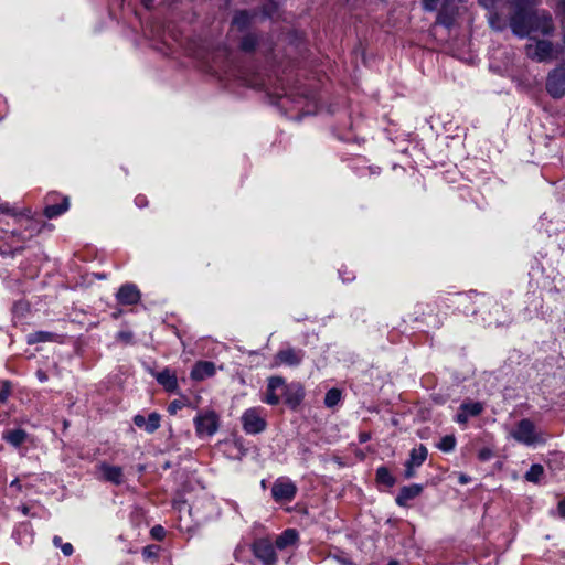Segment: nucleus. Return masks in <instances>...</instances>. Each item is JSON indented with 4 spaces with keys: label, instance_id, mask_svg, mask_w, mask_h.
Masks as SVG:
<instances>
[{
    "label": "nucleus",
    "instance_id": "obj_1",
    "mask_svg": "<svg viewBox=\"0 0 565 565\" xmlns=\"http://www.w3.org/2000/svg\"><path fill=\"white\" fill-rule=\"evenodd\" d=\"M514 12L510 17L509 26L514 35L524 39L531 35L534 0H510Z\"/></svg>",
    "mask_w": 565,
    "mask_h": 565
},
{
    "label": "nucleus",
    "instance_id": "obj_2",
    "mask_svg": "<svg viewBox=\"0 0 565 565\" xmlns=\"http://www.w3.org/2000/svg\"><path fill=\"white\" fill-rule=\"evenodd\" d=\"M509 436L525 446H533L543 441L535 424L529 418L521 419L515 427L509 431Z\"/></svg>",
    "mask_w": 565,
    "mask_h": 565
},
{
    "label": "nucleus",
    "instance_id": "obj_3",
    "mask_svg": "<svg viewBox=\"0 0 565 565\" xmlns=\"http://www.w3.org/2000/svg\"><path fill=\"white\" fill-rule=\"evenodd\" d=\"M263 408L252 407L246 409L242 415V426L246 434L256 435L263 433L267 423L263 416Z\"/></svg>",
    "mask_w": 565,
    "mask_h": 565
},
{
    "label": "nucleus",
    "instance_id": "obj_4",
    "mask_svg": "<svg viewBox=\"0 0 565 565\" xmlns=\"http://www.w3.org/2000/svg\"><path fill=\"white\" fill-rule=\"evenodd\" d=\"M194 425L199 437H210L217 431L220 419L214 411H206L195 416Z\"/></svg>",
    "mask_w": 565,
    "mask_h": 565
},
{
    "label": "nucleus",
    "instance_id": "obj_5",
    "mask_svg": "<svg viewBox=\"0 0 565 565\" xmlns=\"http://www.w3.org/2000/svg\"><path fill=\"white\" fill-rule=\"evenodd\" d=\"M546 90L553 98L565 96V64L562 63L552 70L546 78Z\"/></svg>",
    "mask_w": 565,
    "mask_h": 565
},
{
    "label": "nucleus",
    "instance_id": "obj_6",
    "mask_svg": "<svg viewBox=\"0 0 565 565\" xmlns=\"http://www.w3.org/2000/svg\"><path fill=\"white\" fill-rule=\"evenodd\" d=\"M554 46L547 40H537L525 45V54L533 61L545 62L553 57Z\"/></svg>",
    "mask_w": 565,
    "mask_h": 565
},
{
    "label": "nucleus",
    "instance_id": "obj_7",
    "mask_svg": "<svg viewBox=\"0 0 565 565\" xmlns=\"http://www.w3.org/2000/svg\"><path fill=\"white\" fill-rule=\"evenodd\" d=\"M297 493L296 484L286 478L277 479L271 487V497L276 502H290Z\"/></svg>",
    "mask_w": 565,
    "mask_h": 565
},
{
    "label": "nucleus",
    "instance_id": "obj_8",
    "mask_svg": "<svg viewBox=\"0 0 565 565\" xmlns=\"http://www.w3.org/2000/svg\"><path fill=\"white\" fill-rule=\"evenodd\" d=\"M305 358V352L300 349L295 348H286L279 350L275 358L274 364L278 365H288V366H298Z\"/></svg>",
    "mask_w": 565,
    "mask_h": 565
},
{
    "label": "nucleus",
    "instance_id": "obj_9",
    "mask_svg": "<svg viewBox=\"0 0 565 565\" xmlns=\"http://www.w3.org/2000/svg\"><path fill=\"white\" fill-rule=\"evenodd\" d=\"M532 20L531 34L535 32L543 35H548L553 32L554 25L550 13L534 10Z\"/></svg>",
    "mask_w": 565,
    "mask_h": 565
},
{
    "label": "nucleus",
    "instance_id": "obj_10",
    "mask_svg": "<svg viewBox=\"0 0 565 565\" xmlns=\"http://www.w3.org/2000/svg\"><path fill=\"white\" fill-rule=\"evenodd\" d=\"M254 554L265 565H274L277 561L275 546L266 540H259L255 542Z\"/></svg>",
    "mask_w": 565,
    "mask_h": 565
},
{
    "label": "nucleus",
    "instance_id": "obj_11",
    "mask_svg": "<svg viewBox=\"0 0 565 565\" xmlns=\"http://www.w3.org/2000/svg\"><path fill=\"white\" fill-rule=\"evenodd\" d=\"M98 471L100 472V479L110 482L116 486L124 483V471L119 466H111L107 462H100L98 465Z\"/></svg>",
    "mask_w": 565,
    "mask_h": 565
},
{
    "label": "nucleus",
    "instance_id": "obj_12",
    "mask_svg": "<svg viewBox=\"0 0 565 565\" xmlns=\"http://www.w3.org/2000/svg\"><path fill=\"white\" fill-rule=\"evenodd\" d=\"M117 300L121 305H135L140 298V291L134 284L122 285L117 292Z\"/></svg>",
    "mask_w": 565,
    "mask_h": 565
},
{
    "label": "nucleus",
    "instance_id": "obj_13",
    "mask_svg": "<svg viewBox=\"0 0 565 565\" xmlns=\"http://www.w3.org/2000/svg\"><path fill=\"white\" fill-rule=\"evenodd\" d=\"M285 385V380L280 376H271L268 379L267 390L263 402L268 405H278L280 402L279 395L276 394V391L282 388Z\"/></svg>",
    "mask_w": 565,
    "mask_h": 565
},
{
    "label": "nucleus",
    "instance_id": "obj_14",
    "mask_svg": "<svg viewBox=\"0 0 565 565\" xmlns=\"http://www.w3.org/2000/svg\"><path fill=\"white\" fill-rule=\"evenodd\" d=\"M423 492V486L413 483L401 488L395 501L399 507H407L408 502L417 498Z\"/></svg>",
    "mask_w": 565,
    "mask_h": 565
},
{
    "label": "nucleus",
    "instance_id": "obj_15",
    "mask_svg": "<svg viewBox=\"0 0 565 565\" xmlns=\"http://www.w3.org/2000/svg\"><path fill=\"white\" fill-rule=\"evenodd\" d=\"M160 415L158 413H151L146 418L142 415H136L134 417V424L139 428H145L147 433H154L160 427Z\"/></svg>",
    "mask_w": 565,
    "mask_h": 565
},
{
    "label": "nucleus",
    "instance_id": "obj_16",
    "mask_svg": "<svg viewBox=\"0 0 565 565\" xmlns=\"http://www.w3.org/2000/svg\"><path fill=\"white\" fill-rule=\"evenodd\" d=\"M215 374V364L210 361H200L195 363L191 371V377L195 381H203Z\"/></svg>",
    "mask_w": 565,
    "mask_h": 565
},
{
    "label": "nucleus",
    "instance_id": "obj_17",
    "mask_svg": "<svg viewBox=\"0 0 565 565\" xmlns=\"http://www.w3.org/2000/svg\"><path fill=\"white\" fill-rule=\"evenodd\" d=\"M29 438V434L21 428L8 429L2 433V439L14 448L20 447Z\"/></svg>",
    "mask_w": 565,
    "mask_h": 565
},
{
    "label": "nucleus",
    "instance_id": "obj_18",
    "mask_svg": "<svg viewBox=\"0 0 565 565\" xmlns=\"http://www.w3.org/2000/svg\"><path fill=\"white\" fill-rule=\"evenodd\" d=\"M156 380L168 392H174L178 388L177 376L168 369L157 373Z\"/></svg>",
    "mask_w": 565,
    "mask_h": 565
},
{
    "label": "nucleus",
    "instance_id": "obj_19",
    "mask_svg": "<svg viewBox=\"0 0 565 565\" xmlns=\"http://www.w3.org/2000/svg\"><path fill=\"white\" fill-rule=\"evenodd\" d=\"M299 539V534L295 529H287L275 541V547L284 550L294 545Z\"/></svg>",
    "mask_w": 565,
    "mask_h": 565
},
{
    "label": "nucleus",
    "instance_id": "obj_20",
    "mask_svg": "<svg viewBox=\"0 0 565 565\" xmlns=\"http://www.w3.org/2000/svg\"><path fill=\"white\" fill-rule=\"evenodd\" d=\"M456 12L450 8L447 0L444 1L440 11L437 15V23L446 28H450L455 22Z\"/></svg>",
    "mask_w": 565,
    "mask_h": 565
},
{
    "label": "nucleus",
    "instance_id": "obj_21",
    "mask_svg": "<svg viewBox=\"0 0 565 565\" xmlns=\"http://www.w3.org/2000/svg\"><path fill=\"white\" fill-rule=\"evenodd\" d=\"M58 334L49 331H35L26 335L28 344H35L40 342H53L57 341Z\"/></svg>",
    "mask_w": 565,
    "mask_h": 565
},
{
    "label": "nucleus",
    "instance_id": "obj_22",
    "mask_svg": "<svg viewBox=\"0 0 565 565\" xmlns=\"http://www.w3.org/2000/svg\"><path fill=\"white\" fill-rule=\"evenodd\" d=\"M488 10V22L494 31H503L507 29L508 23L505 19L495 10V6Z\"/></svg>",
    "mask_w": 565,
    "mask_h": 565
},
{
    "label": "nucleus",
    "instance_id": "obj_23",
    "mask_svg": "<svg viewBox=\"0 0 565 565\" xmlns=\"http://www.w3.org/2000/svg\"><path fill=\"white\" fill-rule=\"evenodd\" d=\"M427 454V448L424 445H419L411 450L407 462L418 468L425 462Z\"/></svg>",
    "mask_w": 565,
    "mask_h": 565
},
{
    "label": "nucleus",
    "instance_id": "obj_24",
    "mask_svg": "<svg viewBox=\"0 0 565 565\" xmlns=\"http://www.w3.org/2000/svg\"><path fill=\"white\" fill-rule=\"evenodd\" d=\"M68 206H70L68 198H64L63 202L61 204H49L44 209V215L47 218H54L56 216H60L64 212H66L68 210Z\"/></svg>",
    "mask_w": 565,
    "mask_h": 565
},
{
    "label": "nucleus",
    "instance_id": "obj_25",
    "mask_svg": "<svg viewBox=\"0 0 565 565\" xmlns=\"http://www.w3.org/2000/svg\"><path fill=\"white\" fill-rule=\"evenodd\" d=\"M376 481L391 488L396 483V478L391 473L388 468L381 466L376 469Z\"/></svg>",
    "mask_w": 565,
    "mask_h": 565
},
{
    "label": "nucleus",
    "instance_id": "obj_26",
    "mask_svg": "<svg viewBox=\"0 0 565 565\" xmlns=\"http://www.w3.org/2000/svg\"><path fill=\"white\" fill-rule=\"evenodd\" d=\"M257 44L258 38L253 33H248L242 38L239 49L246 53H250L256 49Z\"/></svg>",
    "mask_w": 565,
    "mask_h": 565
},
{
    "label": "nucleus",
    "instance_id": "obj_27",
    "mask_svg": "<svg viewBox=\"0 0 565 565\" xmlns=\"http://www.w3.org/2000/svg\"><path fill=\"white\" fill-rule=\"evenodd\" d=\"M250 23V17L247 11H239L233 18V26L238 31H244Z\"/></svg>",
    "mask_w": 565,
    "mask_h": 565
},
{
    "label": "nucleus",
    "instance_id": "obj_28",
    "mask_svg": "<svg viewBox=\"0 0 565 565\" xmlns=\"http://www.w3.org/2000/svg\"><path fill=\"white\" fill-rule=\"evenodd\" d=\"M460 409L466 412L469 417H475L482 413L483 405L480 402H469L461 404Z\"/></svg>",
    "mask_w": 565,
    "mask_h": 565
},
{
    "label": "nucleus",
    "instance_id": "obj_29",
    "mask_svg": "<svg viewBox=\"0 0 565 565\" xmlns=\"http://www.w3.org/2000/svg\"><path fill=\"white\" fill-rule=\"evenodd\" d=\"M341 391L338 388H331L326 393L324 396V405L327 407H333L338 405V403L341 401Z\"/></svg>",
    "mask_w": 565,
    "mask_h": 565
},
{
    "label": "nucleus",
    "instance_id": "obj_30",
    "mask_svg": "<svg viewBox=\"0 0 565 565\" xmlns=\"http://www.w3.org/2000/svg\"><path fill=\"white\" fill-rule=\"evenodd\" d=\"M437 447L444 452H450L456 447V438L454 435L444 436L438 443Z\"/></svg>",
    "mask_w": 565,
    "mask_h": 565
},
{
    "label": "nucleus",
    "instance_id": "obj_31",
    "mask_svg": "<svg viewBox=\"0 0 565 565\" xmlns=\"http://www.w3.org/2000/svg\"><path fill=\"white\" fill-rule=\"evenodd\" d=\"M544 473V469L541 465H532L529 471L525 473V479L530 482H537Z\"/></svg>",
    "mask_w": 565,
    "mask_h": 565
},
{
    "label": "nucleus",
    "instance_id": "obj_32",
    "mask_svg": "<svg viewBox=\"0 0 565 565\" xmlns=\"http://www.w3.org/2000/svg\"><path fill=\"white\" fill-rule=\"evenodd\" d=\"M10 383L8 381L0 382V403H4L10 395Z\"/></svg>",
    "mask_w": 565,
    "mask_h": 565
},
{
    "label": "nucleus",
    "instance_id": "obj_33",
    "mask_svg": "<svg viewBox=\"0 0 565 565\" xmlns=\"http://www.w3.org/2000/svg\"><path fill=\"white\" fill-rule=\"evenodd\" d=\"M184 402L180 399L172 401L168 406V412L170 415H175L178 411L182 409L184 407Z\"/></svg>",
    "mask_w": 565,
    "mask_h": 565
},
{
    "label": "nucleus",
    "instance_id": "obj_34",
    "mask_svg": "<svg viewBox=\"0 0 565 565\" xmlns=\"http://www.w3.org/2000/svg\"><path fill=\"white\" fill-rule=\"evenodd\" d=\"M440 0H422V6L425 11H435L438 8Z\"/></svg>",
    "mask_w": 565,
    "mask_h": 565
},
{
    "label": "nucleus",
    "instance_id": "obj_35",
    "mask_svg": "<svg viewBox=\"0 0 565 565\" xmlns=\"http://www.w3.org/2000/svg\"><path fill=\"white\" fill-rule=\"evenodd\" d=\"M151 535L153 539L161 541L166 535V531L161 525H156L151 529Z\"/></svg>",
    "mask_w": 565,
    "mask_h": 565
},
{
    "label": "nucleus",
    "instance_id": "obj_36",
    "mask_svg": "<svg viewBox=\"0 0 565 565\" xmlns=\"http://www.w3.org/2000/svg\"><path fill=\"white\" fill-rule=\"evenodd\" d=\"M157 551H158V547L157 546H146L143 547L142 550V556L145 558H153V557H157Z\"/></svg>",
    "mask_w": 565,
    "mask_h": 565
},
{
    "label": "nucleus",
    "instance_id": "obj_37",
    "mask_svg": "<svg viewBox=\"0 0 565 565\" xmlns=\"http://www.w3.org/2000/svg\"><path fill=\"white\" fill-rule=\"evenodd\" d=\"M415 466H412L409 462L406 461L405 463V471H404V477L406 479H412L415 477L416 472H415Z\"/></svg>",
    "mask_w": 565,
    "mask_h": 565
},
{
    "label": "nucleus",
    "instance_id": "obj_38",
    "mask_svg": "<svg viewBox=\"0 0 565 565\" xmlns=\"http://www.w3.org/2000/svg\"><path fill=\"white\" fill-rule=\"evenodd\" d=\"M492 457V451L489 448H483L479 451L478 458L481 461H487Z\"/></svg>",
    "mask_w": 565,
    "mask_h": 565
},
{
    "label": "nucleus",
    "instance_id": "obj_39",
    "mask_svg": "<svg viewBox=\"0 0 565 565\" xmlns=\"http://www.w3.org/2000/svg\"><path fill=\"white\" fill-rule=\"evenodd\" d=\"M469 418L470 417L468 416V414L459 408V412L456 416V422L459 424H466L469 420Z\"/></svg>",
    "mask_w": 565,
    "mask_h": 565
},
{
    "label": "nucleus",
    "instance_id": "obj_40",
    "mask_svg": "<svg viewBox=\"0 0 565 565\" xmlns=\"http://www.w3.org/2000/svg\"><path fill=\"white\" fill-rule=\"evenodd\" d=\"M61 550L65 556H71L74 552L73 545L71 543H64L61 545Z\"/></svg>",
    "mask_w": 565,
    "mask_h": 565
},
{
    "label": "nucleus",
    "instance_id": "obj_41",
    "mask_svg": "<svg viewBox=\"0 0 565 565\" xmlns=\"http://www.w3.org/2000/svg\"><path fill=\"white\" fill-rule=\"evenodd\" d=\"M479 3L486 9H491L495 6L497 0H479Z\"/></svg>",
    "mask_w": 565,
    "mask_h": 565
},
{
    "label": "nucleus",
    "instance_id": "obj_42",
    "mask_svg": "<svg viewBox=\"0 0 565 565\" xmlns=\"http://www.w3.org/2000/svg\"><path fill=\"white\" fill-rule=\"evenodd\" d=\"M0 213L11 214L12 210L8 203H0Z\"/></svg>",
    "mask_w": 565,
    "mask_h": 565
},
{
    "label": "nucleus",
    "instance_id": "obj_43",
    "mask_svg": "<svg viewBox=\"0 0 565 565\" xmlns=\"http://www.w3.org/2000/svg\"><path fill=\"white\" fill-rule=\"evenodd\" d=\"M458 480L460 484H467L468 482H470L471 478L465 473H461Z\"/></svg>",
    "mask_w": 565,
    "mask_h": 565
},
{
    "label": "nucleus",
    "instance_id": "obj_44",
    "mask_svg": "<svg viewBox=\"0 0 565 565\" xmlns=\"http://www.w3.org/2000/svg\"><path fill=\"white\" fill-rule=\"evenodd\" d=\"M558 510H559V513L562 515V518L565 519V499L562 500L559 503H558Z\"/></svg>",
    "mask_w": 565,
    "mask_h": 565
},
{
    "label": "nucleus",
    "instance_id": "obj_45",
    "mask_svg": "<svg viewBox=\"0 0 565 565\" xmlns=\"http://www.w3.org/2000/svg\"><path fill=\"white\" fill-rule=\"evenodd\" d=\"M53 544L55 547H61V545H63L64 543H62V539L60 536L55 535L53 537Z\"/></svg>",
    "mask_w": 565,
    "mask_h": 565
},
{
    "label": "nucleus",
    "instance_id": "obj_46",
    "mask_svg": "<svg viewBox=\"0 0 565 565\" xmlns=\"http://www.w3.org/2000/svg\"><path fill=\"white\" fill-rule=\"evenodd\" d=\"M36 375L41 382H45L47 380V375L43 371H38Z\"/></svg>",
    "mask_w": 565,
    "mask_h": 565
},
{
    "label": "nucleus",
    "instance_id": "obj_47",
    "mask_svg": "<svg viewBox=\"0 0 565 565\" xmlns=\"http://www.w3.org/2000/svg\"><path fill=\"white\" fill-rule=\"evenodd\" d=\"M227 503L234 511H238V504L235 501L228 500Z\"/></svg>",
    "mask_w": 565,
    "mask_h": 565
},
{
    "label": "nucleus",
    "instance_id": "obj_48",
    "mask_svg": "<svg viewBox=\"0 0 565 565\" xmlns=\"http://www.w3.org/2000/svg\"><path fill=\"white\" fill-rule=\"evenodd\" d=\"M369 439H370V435H369V434H362V435L360 436V441H361V443H365V441H367Z\"/></svg>",
    "mask_w": 565,
    "mask_h": 565
},
{
    "label": "nucleus",
    "instance_id": "obj_49",
    "mask_svg": "<svg viewBox=\"0 0 565 565\" xmlns=\"http://www.w3.org/2000/svg\"><path fill=\"white\" fill-rule=\"evenodd\" d=\"M10 487H17L18 489H20V488H21V484H20L19 479H14V480L10 483Z\"/></svg>",
    "mask_w": 565,
    "mask_h": 565
},
{
    "label": "nucleus",
    "instance_id": "obj_50",
    "mask_svg": "<svg viewBox=\"0 0 565 565\" xmlns=\"http://www.w3.org/2000/svg\"><path fill=\"white\" fill-rule=\"evenodd\" d=\"M559 9L563 14H565V0H559Z\"/></svg>",
    "mask_w": 565,
    "mask_h": 565
},
{
    "label": "nucleus",
    "instance_id": "obj_51",
    "mask_svg": "<svg viewBox=\"0 0 565 565\" xmlns=\"http://www.w3.org/2000/svg\"><path fill=\"white\" fill-rule=\"evenodd\" d=\"M6 105V100L0 96V107ZM3 114H0V119L3 118Z\"/></svg>",
    "mask_w": 565,
    "mask_h": 565
},
{
    "label": "nucleus",
    "instance_id": "obj_52",
    "mask_svg": "<svg viewBox=\"0 0 565 565\" xmlns=\"http://www.w3.org/2000/svg\"><path fill=\"white\" fill-rule=\"evenodd\" d=\"M388 565H399V563L397 561H391Z\"/></svg>",
    "mask_w": 565,
    "mask_h": 565
},
{
    "label": "nucleus",
    "instance_id": "obj_53",
    "mask_svg": "<svg viewBox=\"0 0 565 565\" xmlns=\"http://www.w3.org/2000/svg\"><path fill=\"white\" fill-rule=\"evenodd\" d=\"M136 202H137V204H141L142 203V199L141 198H137Z\"/></svg>",
    "mask_w": 565,
    "mask_h": 565
},
{
    "label": "nucleus",
    "instance_id": "obj_54",
    "mask_svg": "<svg viewBox=\"0 0 565 565\" xmlns=\"http://www.w3.org/2000/svg\"><path fill=\"white\" fill-rule=\"evenodd\" d=\"M143 3L147 8H150V3L147 0H143Z\"/></svg>",
    "mask_w": 565,
    "mask_h": 565
}]
</instances>
